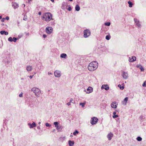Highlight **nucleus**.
Instances as JSON below:
<instances>
[{"label": "nucleus", "instance_id": "obj_55", "mask_svg": "<svg viewBox=\"0 0 146 146\" xmlns=\"http://www.w3.org/2000/svg\"><path fill=\"white\" fill-rule=\"evenodd\" d=\"M41 12H38V15H41Z\"/></svg>", "mask_w": 146, "mask_h": 146}, {"label": "nucleus", "instance_id": "obj_16", "mask_svg": "<svg viewBox=\"0 0 146 146\" xmlns=\"http://www.w3.org/2000/svg\"><path fill=\"white\" fill-rule=\"evenodd\" d=\"M26 69L27 71L29 72L32 70V67L30 65L27 66H26Z\"/></svg>", "mask_w": 146, "mask_h": 146}, {"label": "nucleus", "instance_id": "obj_33", "mask_svg": "<svg viewBox=\"0 0 146 146\" xmlns=\"http://www.w3.org/2000/svg\"><path fill=\"white\" fill-rule=\"evenodd\" d=\"M118 87L120 88V89L121 90H123L124 89V86H121L120 84H119L118 86Z\"/></svg>", "mask_w": 146, "mask_h": 146}, {"label": "nucleus", "instance_id": "obj_19", "mask_svg": "<svg viewBox=\"0 0 146 146\" xmlns=\"http://www.w3.org/2000/svg\"><path fill=\"white\" fill-rule=\"evenodd\" d=\"M12 6L15 9L19 7V4L16 3H13Z\"/></svg>", "mask_w": 146, "mask_h": 146}, {"label": "nucleus", "instance_id": "obj_58", "mask_svg": "<svg viewBox=\"0 0 146 146\" xmlns=\"http://www.w3.org/2000/svg\"><path fill=\"white\" fill-rule=\"evenodd\" d=\"M50 1L52 2H54V0H50Z\"/></svg>", "mask_w": 146, "mask_h": 146}, {"label": "nucleus", "instance_id": "obj_46", "mask_svg": "<svg viewBox=\"0 0 146 146\" xmlns=\"http://www.w3.org/2000/svg\"><path fill=\"white\" fill-rule=\"evenodd\" d=\"M45 125L46 127H50V125L48 123H46L45 124Z\"/></svg>", "mask_w": 146, "mask_h": 146}, {"label": "nucleus", "instance_id": "obj_3", "mask_svg": "<svg viewBox=\"0 0 146 146\" xmlns=\"http://www.w3.org/2000/svg\"><path fill=\"white\" fill-rule=\"evenodd\" d=\"M52 15L49 13H46L43 14L42 17L43 20L46 21H49L51 19Z\"/></svg>", "mask_w": 146, "mask_h": 146}, {"label": "nucleus", "instance_id": "obj_1", "mask_svg": "<svg viewBox=\"0 0 146 146\" xmlns=\"http://www.w3.org/2000/svg\"><path fill=\"white\" fill-rule=\"evenodd\" d=\"M2 59L3 62L7 67L11 64V55L8 52H5L3 54Z\"/></svg>", "mask_w": 146, "mask_h": 146}, {"label": "nucleus", "instance_id": "obj_8", "mask_svg": "<svg viewBox=\"0 0 146 146\" xmlns=\"http://www.w3.org/2000/svg\"><path fill=\"white\" fill-rule=\"evenodd\" d=\"M54 76L56 77H59L61 75L60 71L56 70L54 72Z\"/></svg>", "mask_w": 146, "mask_h": 146}, {"label": "nucleus", "instance_id": "obj_9", "mask_svg": "<svg viewBox=\"0 0 146 146\" xmlns=\"http://www.w3.org/2000/svg\"><path fill=\"white\" fill-rule=\"evenodd\" d=\"M45 31L48 34H49L52 32V29L50 27H47L46 28Z\"/></svg>", "mask_w": 146, "mask_h": 146}, {"label": "nucleus", "instance_id": "obj_26", "mask_svg": "<svg viewBox=\"0 0 146 146\" xmlns=\"http://www.w3.org/2000/svg\"><path fill=\"white\" fill-rule=\"evenodd\" d=\"M80 60L79 59H77L76 60H75V63L76 65L79 64L80 63Z\"/></svg>", "mask_w": 146, "mask_h": 146}, {"label": "nucleus", "instance_id": "obj_47", "mask_svg": "<svg viewBox=\"0 0 146 146\" xmlns=\"http://www.w3.org/2000/svg\"><path fill=\"white\" fill-rule=\"evenodd\" d=\"M23 93L21 92L20 94L19 95V96L20 97H23Z\"/></svg>", "mask_w": 146, "mask_h": 146}, {"label": "nucleus", "instance_id": "obj_64", "mask_svg": "<svg viewBox=\"0 0 146 146\" xmlns=\"http://www.w3.org/2000/svg\"><path fill=\"white\" fill-rule=\"evenodd\" d=\"M24 7H25V4H23Z\"/></svg>", "mask_w": 146, "mask_h": 146}, {"label": "nucleus", "instance_id": "obj_15", "mask_svg": "<svg viewBox=\"0 0 146 146\" xmlns=\"http://www.w3.org/2000/svg\"><path fill=\"white\" fill-rule=\"evenodd\" d=\"M136 57L135 56H132L131 58H129V61L130 62H133L136 60Z\"/></svg>", "mask_w": 146, "mask_h": 146}, {"label": "nucleus", "instance_id": "obj_28", "mask_svg": "<svg viewBox=\"0 0 146 146\" xmlns=\"http://www.w3.org/2000/svg\"><path fill=\"white\" fill-rule=\"evenodd\" d=\"M86 103V102L84 101L83 103H80V105L81 106L82 108H84V105Z\"/></svg>", "mask_w": 146, "mask_h": 146}, {"label": "nucleus", "instance_id": "obj_44", "mask_svg": "<svg viewBox=\"0 0 146 146\" xmlns=\"http://www.w3.org/2000/svg\"><path fill=\"white\" fill-rule=\"evenodd\" d=\"M73 100L72 98L71 99V100H70L69 102L67 104L68 105V106H69L70 105V103L72 102V101Z\"/></svg>", "mask_w": 146, "mask_h": 146}, {"label": "nucleus", "instance_id": "obj_62", "mask_svg": "<svg viewBox=\"0 0 146 146\" xmlns=\"http://www.w3.org/2000/svg\"><path fill=\"white\" fill-rule=\"evenodd\" d=\"M69 0V1H73V0Z\"/></svg>", "mask_w": 146, "mask_h": 146}, {"label": "nucleus", "instance_id": "obj_51", "mask_svg": "<svg viewBox=\"0 0 146 146\" xmlns=\"http://www.w3.org/2000/svg\"><path fill=\"white\" fill-rule=\"evenodd\" d=\"M5 19H6L7 20H9V17L8 16H7L6 17V18H5Z\"/></svg>", "mask_w": 146, "mask_h": 146}, {"label": "nucleus", "instance_id": "obj_2", "mask_svg": "<svg viewBox=\"0 0 146 146\" xmlns=\"http://www.w3.org/2000/svg\"><path fill=\"white\" fill-rule=\"evenodd\" d=\"M98 67V63L97 62L94 61L89 64L88 68L89 71H93L96 69Z\"/></svg>", "mask_w": 146, "mask_h": 146}, {"label": "nucleus", "instance_id": "obj_39", "mask_svg": "<svg viewBox=\"0 0 146 146\" xmlns=\"http://www.w3.org/2000/svg\"><path fill=\"white\" fill-rule=\"evenodd\" d=\"M140 70H141V71L142 72H143L144 71V68L143 67V66H141V68H140Z\"/></svg>", "mask_w": 146, "mask_h": 146}, {"label": "nucleus", "instance_id": "obj_6", "mask_svg": "<svg viewBox=\"0 0 146 146\" xmlns=\"http://www.w3.org/2000/svg\"><path fill=\"white\" fill-rule=\"evenodd\" d=\"M98 119L95 117H93L91 118L90 120V123L92 125L96 124L98 121Z\"/></svg>", "mask_w": 146, "mask_h": 146}, {"label": "nucleus", "instance_id": "obj_36", "mask_svg": "<svg viewBox=\"0 0 146 146\" xmlns=\"http://www.w3.org/2000/svg\"><path fill=\"white\" fill-rule=\"evenodd\" d=\"M3 46V42L2 40L0 42V48H1Z\"/></svg>", "mask_w": 146, "mask_h": 146}, {"label": "nucleus", "instance_id": "obj_61", "mask_svg": "<svg viewBox=\"0 0 146 146\" xmlns=\"http://www.w3.org/2000/svg\"><path fill=\"white\" fill-rule=\"evenodd\" d=\"M28 1H32V0H28Z\"/></svg>", "mask_w": 146, "mask_h": 146}, {"label": "nucleus", "instance_id": "obj_14", "mask_svg": "<svg viewBox=\"0 0 146 146\" xmlns=\"http://www.w3.org/2000/svg\"><path fill=\"white\" fill-rule=\"evenodd\" d=\"M128 99V98L127 97L125 98L123 100L122 102V104L124 105H126L127 103Z\"/></svg>", "mask_w": 146, "mask_h": 146}, {"label": "nucleus", "instance_id": "obj_45", "mask_svg": "<svg viewBox=\"0 0 146 146\" xmlns=\"http://www.w3.org/2000/svg\"><path fill=\"white\" fill-rule=\"evenodd\" d=\"M142 86L143 87L146 86V81H145L143 84H142Z\"/></svg>", "mask_w": 146, "mask_h": 146}, {"label": "nucleus", "instance_id": "obj_48", "mask_svg": "<svg viewBox=\"0 0 146 146\" xmlns=\"http://www.w3.org/2000/svg\"><path fill=\"white\" fill-rule=\"evenodd\" d=\"M67 5V3H65V2H63L62 4V5L63 6H66Z\"/></svg>", "mask_w": 146, "mask_h": 146}, {"label": "nucleus", "instance_id": "obj_43", "mask_svg": "<svg viewBox=\"0 0 146 146\" xmlns=\"http://www.w3.org/2000/svg\"><path fill=\"white\" fill-rule=\"evenodd\" d=\"M66 9L69 11H70L71 10V8L70 5L68 6V8H66Z\"/></svg>", "mask_w": 146, "mask_h": 146}, {"label": "nucleus", "instance_id": "obj_20", "mask_svg": "<svg viewBox=\"0 0 146 146\" xmlns=\"http://www.w3.org/2000/svg\"><path fill=\"white\" fill-rule=\"evenodd\" d=\"M63 128V126L61 125H58L56 128L57 130L59 131H61Z\"/></svg>", "mask_w": 146, "mask_h": 146}, {"label": "nucleus", "instance_id": "obj_60", "mask_svg": "<svg viewBox=\"0 0 146 146\" xmlns=\"http://www.w3.org/2000/svg\"><path fill=\"white\" fill-rule=\"evenodd\" d=\"M72 135H70V137H72Z\"/></svg>", "mask_w": 146, "mask_h": 146}, {"label": "nucleus", "instance_id": "obj_32", "mask_svg": "<svg viewBox=\"0 0 146 146\" xmlns=\"http://www.w3.org/2000/svg\"><path fill=\"white\" fill-rule=\"evenodd\" d=\"M54 124L55 125V127L57 128V127L58 125V123L57 122H54Z\"/></svg>", "mask_w": 146, "mask_h": 146}, {"label": "nucleus", "instance_id": "obj_31", "mask_svg": "<svg viewBox=\"0 0 146 146\" xmlns=\"http://www.w3.org/2000/svg\"><path fill=\"white\" fill-rule=\"evenodd\" d=\"M79 132L77 130H76L74 132V135H76Z\"/></svg>", "mask_w": 146, "mask_h": 146}, {"label": "nucleus", "instance_id": "obj_18", "mask_svg": "<svg viewBox=\"0 0 146 146\" xmlns=\"http://www.w3.org/2000/svg\"><path fill=\"white\" fill-rule=\"evenodd\" d=\"M113 135L111 133H109L107 135V137L108 140H110L111 139L112 137H113Z\"/></svg>", "mask_w": 146, "mask_h": 146}, {"label": "nucleus", "instance_id": "obj_53", "mask_svg": "<svg viewBox=\"0 0 146 146\" xmlns=\"http://www.w3.org/2000/svg\"><path fill=\"white\" fill-rule=\"evenodd\" d=\"M33 76H29V78H30V79H31L33 77Z\"/></svg>", "mask_w": 146, "mask_h": 146}, {"label": "nucleus", "instance_id": "obj_27", "mask_svg": "<svg viewBox=\"0 0 146 146\" xmlns=\"http://www.w3.org/2000/svg\"><path fill=\"white\" fill-rule=\"evenodd\" d=\"M128 3L129 4V6L130 7H132V5H133V3L130 1H128Z\"/></svg>", "mask_w": 146, "mask_h": 146}, {"label": "nucleus", "instance_id": "obj_5", "mask_svg": "<svg viewBox=\"0 0 146 146\" xmlns=\"http://www.w3.org/2000/svg\"><path fill=\"white\" fill-rule=\"evenodd\" d=\"M83 33L84 36L85 38L88 37L90 36L91 34V32L88 29L84 30Z\"/></svg>", "mask_w": 146, "mask_h": 146}, {"label": "nucleus", "instance_id": "obj_11", "mask_svg": "<svg viewBox=\"0 0 146 146\" xmlns=\"http://www.w3.org/2000/svg\"><path fill=\"white\" fill-rule=\"evenodd\" d=\"M28 125L29 126L30 128H33L34 127H35L36 126V124L35 122H33L32 124L28 123Z\"/></svg>", "mask_w": 146, "mask_h": 146}, {"label": "nucleus", "instance_id": "obj_4", "mask_svg": "<svg viewBox=\"0 0 146 146\" xmlns=\"http://www.w3.org/2000/svg\"><path fill=\"white\" fill-rule=\"evenodd\" d=\"M31 90L35 93V96L37 97H39L40 96L41 92L39 89L36 87H34L32 88Z\"/></svg>", "mask_w": 146, "mask_h": 146}, {"label": "nucleus", "instance_id": "obj_52", "mask_svg": "<svg viewBox=\"0 0 146 146\" xmlns=\"http://www.w3.org/2000/svg\"><path fill=\"white\" fill-rule=\"evenodd\" d=\"M116 113V112L115 111H114L113 112V114L114 115H115Z\"/></svg>", "mask_w": 146, "mask_h": 146}, {"label": "nucleus", "instance_id": "obj_10", "mask_svg": "<svg viewBox=\"0 0 146 146\" xmlns=\"http://www.w3.org/2000/svg\"><path fill=\"white\" fill-rule=\"evenodd\" d=\"M134 20L136 25L137 26L138 28H141V25L139 21L136 18H134Z\"/></svg>", "mask_w": 146, "mask_h": 146}, {"label": "nucleus", "instance_id": "obj_59", "mask_svg": "<svg viewBox=\"0 0 146 146\" xmlns=\"http://www.w3.org/2000/svg\"><path fill=\"white\" fill-rule=\"evenodd\" d=\"M27 18H26V19H23V20H27Z\"/></svg>", "mask_w": 146, "mask_h": 146}, {"label": "nucleus", "instance_id": "obj_35", "mask_svg": "<svg viewBox=\"0 0 146 146\" xmlns=\"http://www.w3.org/2000/svg\"><path fill=\"white\" fill-rule=\"evenodd\" d=\"M144 118L145 117L143 115H141L140 116L139 119L140 120H141L144 119Z\"/></svg>", "mask_w": 146, "mask_h": 146}, {"label": "nucleus", "instance_id": "obj_54", "mask_svg": "<svg viewBox=\"0 0 146 146\" xmlns=\"http://www.w3.org/2000/svg\"><path fill=\"white\" fill-rule=\"evenodd\" d=\"M37 129H40V126H37Z\"/></svg>", "mask_w": 146, "mask_h": 146}, {"label": "nucleus", "instance_id": "obj_13", "mask_svg": "<svg viewBox=\"0 0 146 146\" xmlns=\"http://www.w3.org/2000/svg\"><path fill=\"white\" fill-rule=\"evenodd\" d=\"M101 89H104L106 90H109V86L107 84L103 85L101 87Z\"/></svg>", "mask_w": 146, "mask_h": 146}, {"label": "nucleus", "instance_id": "obj_21", "mask_svg": "<svg viewBox=\"0 0 146 146\" xmlns=\"http://www.w3.org/2000/svg\"><path fill=\"white\" fill-rule=\"evenodd\" d=\"M60 57L61 58H66L67 56L66 54L65 53H62L60 54Z\"/></svg>", "mask_w": 146, "mask_h": 146}, {"label": "nucleus", "instance_id": "obj_24", "mask_svg": "<svg viewBox=\"0 0 146 146\" xmlns=\"http://www.w3.org/2000/svg\"><path fill=\"white\" fill-rule=\"evenodd\" d=\"M66 138L65 136L61 137L59 138V140L61 142H63L65 140Z\"/></svg>", "mask_w": 146, "mask_h": 146}, {"label": "nucleus", "instance_id": "obj_38", "mask_svg": "<svg viewBox=\"0 0 146 146\" xmlns=\"http://www.w3.org/2000/svg\"><path fill=\"white\" fill-rule=\"evenodd\" d=\"M104 24L106 26H109L110 25V23L109 22H107L105 23Z\"/></svg>", "mask_w": 146, "mask_h": 146}, {"label": "nucleus", "instance_id": "obj_17", "mask_svg": "<svg viewBox=\"0 0 146 146\" xmlns=\"http://www.w3.org/2000/svg\"><path fill=\"white\" fill-rule=\"evenodd\" d=\"M35 104V102L33 101H30L28 104L29 106L30 107H33Z\"/></svg>", "mask_w": 146, "mask_h": 146}, {"label": "nucleus", "instance_id": "obj_41", "mask_svg": "<svg viewBox=\"0 0 146 146\" xmlns=\"http://www.w3.org/2000/svg\"><path fill=\"white\" fill-rule=\"evenodd\" d=\"M112 117L114 119L117 117H118V115H113Z\"/></svg>", "mask_w": 146, "mask_h": 146}, {"label": "nucleus", "instance_id": "obj_56", "mask_svg": "<svg viewBox=\"0 0 146 146\" xmlns=\"http://www.w3.org/2000/svg\"><path fill=\"white\" fill-rule=\"evenodd\" d=\"M48 74L49 75H52V73H51V72H48Z\"/></svg>", "mask_w": 146, "mask_h": 146}, {"label": "nucleus", "instance_id": "obj_42", "mask_svg": "<svg viewBox=\"0 0 146 146\" xmlns=\"http://www.w3.org/2000/svg\"><path fill=\"white\" fill-rule=\"evenodd\" d=\"M142 66L140 64H138L137 65H136V67L137 68H140L141 67V66Z\"/></svg>", "mask_w": 146, "mask_h": 146}, {"label": "nucleus", "instance_id": "obj_49", "mask_svg": "<svg viewBox=\"0 0 146 146\" xmlns=\"http://www.w3.org/2000/svg\"><path fill=\"white\" fill-rule=\"evenodd\" d=\"M46 36H47L45 34H43L42 35L43 37L44 38H46Z\"/></svg>", "mask_w": 146, "mask_h": 146}, {"label": "nucleus", "instance_id": "obj_50", "mask_svg": "<svg viewBox=\"0 0 146 146\" xmlns=\"http://www.w3.org/2000/svg\"><path fill=\"white\" fill-rule=\"evenodd\" d=\"M1 21L2 22H4L5 20V18H3L1 19Z\"/></svg>", "mask_w": 146, "mask_h": 146}, {"label": "nucleus", "instance_id": "obj_30", "mask_svg": "<svg viewBox=\"0 0 146 146\" xmlns=\"http://www.w3.org/2000/svg\"><path fill=\"white\" fill-rule=\"evenodd\" d=\"M136 139L138 141H140L142 140V138L138 136L137 138Z\"/></svg>", "mask_w": 146, "mask_h": 146}, {"label": "nucleus", "instance_id": "obj_25", "mask_svg": "<svg viewBox=\"0 0 146 146\" xmlns=\"http://www.w3.org/2000/svg\"><path fill=\"white\" fill-rule=\"evenodd\" d=\"M75 9L76 11H79L80 9V8L78 5H77L75 7Z\"/></svg>", "mask_w": 146, "mask_h": 146}, {"label": "nucleus", "instance_id": "obj_23", "mask_svg": "<svg viewBox=\"0 0 146 146\" xmlns=\"http://www.w3.org/2000/svg\"><path fill=\"white\" fill-rule=\"evenodd\" d=\"M0 33L2 35L5 34V35H7L8 34V33L7 31H2L0 32Z\"/></svg>", "mask_w": 146, "mask_h": 146}, {"label": "nucleus", "instance_id": "obj_40", "mask_svg": "<svg viewBox=\"0 0 146 146\" xmlns=\"http://www.w3.org/2000/svg\"><path fill=\"white\" fill-rule=\"evenodd\" d=\"M13 41L14 42H16L18 38L15 37H13Z\"/></svg>", "mask_w": 146, "mask_h": 146}, {"label": "nucleus", "instance_id": "obj_22", "mask_svg": "<svg viewBox=\"0 0 146 146\" xmlns=\"http://www.w3.org/2000/svg\"><path fill=\"white\" fill-rule=\"evenodd\" d=\"M87 93H90L93 91V88L90 87H89L87 89Z\"/></svg>", "mask_w": 146, "mask_h": 146}, {"label": "nucleus", "instance_id": "obj_34", "mask_svg": "<svg viewBox=\"0 0 146 146\" xmlns=\"http://www.w3.org/2000/svg\"><path fill=\"white\" fill-rule=\"evenodd\" d=\"M111 37L109 35H108L106 36V39L107 40H109L110 38Z\"/></svg>", "mask_w": 146, "mask_h": 146}, {"label": "nucleus", "instance_id": "obj_7", "mask_svg": "<svg viewBox=\"0 0 146 146\" xmlns=\"http://www.w3.org/2000/svg\"><path fill=\"white\" fill-rule=\"evenodd\" d=\"M121 75L123 78L124 79H127L129 77L128 74L127 72H125L124 71L122 72Z\"/></svg>", "mask_w": 146, "mask_h": 146}, {"label": "nucleus", "instance_id": "obj_63", "mask_svg": "<svg viewBox=\"0 0 146 146\" xmlns=\"http://www.w3.org/2000/svg\"><path fill=\"white\" fill-rule=\"evenodd\" d=\"M40 123H41L40 122H39L38 123V124H40Z\"/></svg>", "mask_w": 146, "mask_h": 146}, {"label": "nucleus", "instance_id": "obj_12", "mask_svg": "<svg viewBox=\"0 0 146 146\" xmlns=\"http://www.w3.org/2000/svg\"><path fill=\"white\" fill-rule=\"evenodd\" d=\"M117 104L116 102H112L111 104V108H117Z\"/></svg>", "mask_w": 146, "mask_h": 146}, {"label": "nucleus", "instance_id": "obj_37", "mask_svg": "<svg viewBox=\"0 0 146 146\" xmlns=\"http://www.w3.org/2000/svg\"><path fill=\"white\" fill-rule=\"evenodd\" d=\"M8 40L10 42H12L13 41V38L11 37H10L9 38Z\"/></svg>", "mask_w": 146, "mask_h": 146}, {"label": "nucleus", "instance_id": "obj_29", "mask_svg": "<svg viewBox=\"0 0 146 146\" xmlns=\"http://www.w3.org/2000/svg\"><path fill=\"white\" fill-rule=\"evenodd\" d=\"M68 144L70 146H73V142L71 140H69L68 141Z\"/></svg>", "mask_w": 146, "mask_h": 146}, {"label": "nucleus", "instance_id": "obj_57", "mask_svg": "<svg viewBox=\"0 0 146 146\" xmlns=\"http://www.w3.org/2000/svg\"><path fill=\"white\" fill-rule=\"evenodd\" d=\"M2 18V16H0V19H1Z\"/></svg>", "mask_w": 146, "mask_h": 146}]
</instances>
